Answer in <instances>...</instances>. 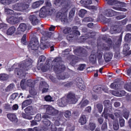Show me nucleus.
Instances as JSON below:
<instances>
[{"label": "nucleus", "instance_id": "obj_43", "mask_svg": "<svg viewBox=\"0 0 131 131\" xmlns=\"http://www.w3.org/2000/svg\"><path fill=\"white\" fill-rule=\"evenodd\" d=\"M96 127L95 124L92 123H90L89 125V128L91 130H93L95 129Z\"/></svg>", "mask_w": 131, "mask_h": 131}, {"label": "nucleus", "instance_id": "obj_31", "mask_svg": "<svg viewBox=\"0 0 131 131\" xmlns=\"http://www.w3.org/2000/svg\"><path fill=\"white\" fill-rule=\"evenodd\" d=\"M32 107L31 106H28L26 107L25 109V111L26 113L31 115H32L31 113L32 112Z\"/></svg>", "mask_w": 131, "mask_h": 131}, {"label": "nucleus", "instance_id": "obj_14", "mask_svg": "<svg viewBox=\"0 0 131 131\" xmlns=\"http://www.w3.org/2000/svg\"><path fill=\"white\" fill-rule=\"evenodd\" d=\"M106 11L105 15L108 17H112L119 15V13L116 12L111 9H107Z\"/></svg>", "mask_w": 131, "mask_h": 131}, {"label": "nucleus", "instance_id": "obj_12", "mask_svg": "<svg viewBox=\"0 0 131 131\" xmlns=\"http://www.w3.org/2000/svg\"><path fill=\"white\" fill-rule=\"evenodd\" d=\"M113 56V54L110 52H105L103 54L104 58L105 61L107 62H108L111 60Z\"/></svg>", "mask_w": 131, "mask_h": 131}, {"label": "nucleus", "instance_id": "obj_21", "mask_svg": "<svg viewBox=\"0 0 131 131\" xmlns=\"http://www.w3.org/2000/svg\"><path fill=\"white\" fill-rule=\"evenodd\" d=\"M44 1H36L32 4V7L34 9L37 8L42 5L44 3Z\"/></svg>", "mask_w": 131, "mask_h": 131}, {"label": "nucleus", "instance_id": "obj_46", "mask_svg": "<svg viewBox=\"0 0 131 131\" xmlns=\"http://www.w3.org/2000/svg\"><path fill=\"white\" fill-rule=\"evenodd\" d=\"M71 31V28L68 27L64 29L63 30V32L64 34H67L70 32Z\"/></svg>", "mask_w": 131, "mask_h": 131}, {"label": "nucleus", "instance_id": "obj_53", "mask_svg": "<svg viewBox=\"0 0 131 131\" xmlns=\"http://www.w3.org/2000/svg\"><path fill=\"white\" fill-rule=\"evenodd\" d=\"M0 2L3 4H10V0H0Z\"/></svg>", "mask_w": 131, "mask_h": 131}, {"label": "nucleus", "instance_id": "obj_29", "mask_svg": "<svg viewBox=\"0 0 131 131\" xmlns=\"http://www.w3.org/2000/svg\"><path fill=\"white\" fill-rule=\"evenodd\" d=\"M102 90H103V89H102L101 87L99 86L96 85L94 86L93 88V90L95 92L100 93L101 92Z\"/></svg>", "mask_w": 131, "mask_h": 131}, {"label": "nucleus", "instance_id": "obj_55", "mask_svg": "<svg viewBox=\"0 0 131 131\" xmlns=\"http://www.w3.org/2000/svg\"><path fill=\"white\" fill-rule=\"evenodd\" d=\"M25 80H23L20 82V86L22 89H25L26 88L25 85Z\"/></svg>", "mask_w": 131, "mask_h": 131}, {"label": "nucleus", "instance_id": "obj_10", "mask_svg": "<svg viewBox=\"0 0 131 131\" xmlns=\"http://www.w3.org/2000/svg\"><path fill=\"white\" fill-rule=\"evenodd\" d=\"M104 106L105 107L104 110V113H107L108 111H111L112 109L111 104L110 103V101L108 100L104 101L103 102Z\"/></svg>", "mask_w": 131, "mask_h": 131}, {"label": "nucleus", "instance_id": "obj_52", "mask_svg": "<svg viewBox=\"0 0 131 131\" xmlns=\"http://www.w3.org/2000/svg\"><path fill=\"white\" fill-rule=\"evenodd\" d=\"M26 35L24 34L23 36L21 39V43L24 45H25L26 42Z\"/></svg>", "mask_w": 131, "mask_h": 131}, {"label": "nucleus", "instance_id": "obj_41", "mask_svg": "<svg viewBox=\"0 0 131 131\" xmlns=\"http://www.w3.org/2000/svg\"><path fill=\"white\" fill-rule=\"evenodd\" d=\"M14 87V85L13 84H10L5 89V91H8L12 90Z\"/></svg>", "mask_w": 131, "mask_h": 131}, {"label": "nucleus", "instance_id": "obj_39", "mask_svg": "<svg viewBox=\"0 0 131 131\" xmlns=\"http://www.w3.org/2000/svg\"><path fill=\"white\" fill-rule=\"evenodd\" d=\"M131 39V34L128 33L127 34L125 37V39L126 41H129Z\"/></svg>", "mask_w": 131, "mask_h": 131}, {"label": "nucleus", "instance_id": "obj_28", "mask_svg": "<svg viewBox=\"0 0 131 131\" xmlns=\"http://www.w3.org/2000/svg\"><path fill=\"white\" fill-rule=\"evenodd\" d=\"M88 103L89 101L88 100H82L79 103V105L80 106V108H82L86 106L88 104Z\"/></svg>", "mask_w": 131, "mask_h": 131}, {"label": "nucleus", "instance_id": "obj_9", "mask_svg": "<svg viewBox=\"0 0 131 131\" xmlns=\"http://www.w3.org/2000/svg\"><path fill=\"white\" fill-rule=\"evenodd\" d=\"M116 7H113V8L116 10L123 11H125L126 10V9L124 8H122L121 7H125V4L123 2H118L117 1L116 5Z\"/></svg>", "mask_w": 131, "mask_h": 131}, {"label": "nucleus", "instance_id": "obj_61", "mask_svg": "<svg viewBox=\"0 0 131 131\" xmlns=\"http://www.w3.org/2000/svg\"><path fill=\"white\" fill-rule=\"evenodd\" d=\"M63 118V117L61 115H60L57 116L55 117L54 119L58 121H61L62 119Z\"/></svg>", "mask_w": 131, "mask_h": 131}, {"label": "nucleus", "instance_id": "obj_26", "mask_svg": "<svg viewBox=\"0 0 131 131\" xmlns=\"http://www.w3.org/2000/svg\"><path fill=\"white\" fill-rule=\"evenodd\" d=\"M32 103L31 100H27L24 101L22 103V108L23 109Z\"/></svg>", "mask_w": 131, "mask_h": 131}, {"label": "nucleus", "instance_id": "obj_51", "mask_svg": "<svg viewBox=\"0 0 131 131\" xmlns=\"http://www.w3.org/2000/svg\"><path fill=\"white\" fill-rule=\"evenodd\" d=\"M64 115L66 118H69V116H71V113L70 111H66L64 113Z\"/></svg>", "mask_w": 131, "mask_h": 131}, {"label": "nucleus", "instance_id": "obj_64", "mask_svg": "<svg viewBox=\"0 0 131 131\" xmlns=\"http://www.w3.org/2000/svg\"><path fill=\"white\" fill-rule=\"evenodd\" d=\"M18 95L17 93H14L12 94L10 96V99L12 100H14Z\"/></svg>", "mask_w": 131, "mask_h": 131}, {"label": "nucleus", "instance_id": "obj_13", "mask_svg": "<svg viewBox=\"0 0 131 131\" xmlns=\"http://www.w3.org/2000/svg\"><path fill=\"white\" fill-rule=\"evenodd\" d=\"M7 21L9 24L13 25L18 23L17 17L11 16L7 17L6 19Z\"/></svg>", "mask_w": 131, "mask_h": 131}, {"label": "nucleus", "instance_id": "obj_60", "mask_svg": "<svg viewBox=\"0 0 131 131\" xmlns=\"http://www.w3.org/2000/svg\"><path fill=\"white\" fill-rule=\"evenodd\" d=\"M75 13V10L74 9H72L70 12L69 17H72L74 15Z\"/></svg>", "mask_w": 131, "mask_h": 131}, {"label": "nucleus", "instance_id": "obj_59", "mask_svg": "<svg viewBox=\"0 0 131 131\" xmlns=\"http://www.w3.org/2000/svg\"><path fill=\"white\" fill-rule=\"evenodd\" d=\"M129 49V48L128 44H125L124 45L123 48V50L124 51H127Z\"/></svg>", "mask_w": 131, "mask_h": 131}, {"label": "nucleus", "instance_id": "obj_32", "mask_svg": "<svg viewBox=\"0 0 131 131\" xmlns=\"http://www.w3.org/2000/svg\"><path fill=\"white\" fill-rule=\"evenodd\" d=\"M43 126L47 127L50 125V121L47 119H44L42 122Z\"/></svg>", "mask_w": 131, "mask_h": 131}, {"label": "nucleus", "instance_id": "obj_54", "mask_svg": "<svg viewBox=\"0 0 131 131\" xmlns=\"http://www.w3.org/2000/svg\"><path fill=\"white\" fill-rule=\"evenodd\" d=\"M102 21L104 23H108L111 21V19L105 17H103L102 18Z\"/></svg>", "mask_w": 131, "mask_h": 131}, {"label": "nucleus", "instance_id": "obj_2", "mask_svg": "<svg viewBox=\"0 0 131 131\" xmlns=\"http://www.w3.org/2000/svg\"><path fill=\"white\" fill-rule=\"evenodd\" d=\"M46 58V57L42 55L39 57L38 61L37 66L38 70H39L41 69L43 72H46L49 69L50 67V66L49 61L48 60H47L44 66H42V62H44Z\"/></svg>", "mask_w": 131, "mask_h": 131}, {"label": "nucleus", "instance_id": "obj_56", "mask_svg": "<svg viewBox=\"0 0 131 131\" xmlns=\"http://www.w3.org/2000/svg\"><path fill=\"white\" fill-rule=\"evenodd\" d=\"M74 36V34H68L67 36V38L68 40H70L71 39L73 38Z\"/></svg>", "mask_w": 131, "mask_h": 131}, {"label": "nucleus", "instance_id": "obj_27", "mask_svg": "<svg viewBox=\"0 0 131 131\" xmlns=\"http://www.w3.org/2000/svg\"><path fill=\"white\" fill-rule=\"evenodd\" d=\"M86 119L85 115H82L81 116L79 119V122L81 125L85 124L86 122Z\"/></svg>", "mask_w": 131, "mask_h": 131}, {"label": "nucleus", "instance_id": "obj_19", "mask_svg": "<svg viewBox=\"0 0 131 131\" xmlns=\"http://www.w3.org/2000/svg\"><path fill=\"white\" fill-rule=\"evenodd\" d=\"M8 118L11 121L16 122L18 121V119L16 116L14 114H9L7 115Z\"/></svg>", "mask_w": 131, "mask_h": 131}, {"label": "nucleus", "instance_id": "obj_40", "mask_svg": "<svg viewBox=\"0 0 131 131\" xmlns=\"http://www.w3.org/2000/svg\"><path fill=\"white\" fill-rule=\"evenodd\" d=\"M22 116L23 118L27 119L30 120L32 118V116H28L23 113H22Z\"/></svg>", "mask_w": 131, "mask_h": 131}, {"label": "nucleus", "instance_id": "obj_6", "mask_svg": "<svg viewBox=\"0 0 131 131\" xmlns=\"http://www.w3.org/2000/svg\"><path fill=\"white\" fill-rule=\"evenodd\" d=\"M39 46V42L37 39L36 38H32L29 43L28 48L35 50L38 49Z\"/></svg>", "mask_w": 131, "mask_h": 131}, {"label": "nucleus", "instance_id": "obj_37", "mask_svg": "<svg viewBox=\"0 0 131 131\" xmlns=\"http://www.w3.org/2000/svg\"><path fill=\"white\" fill-rule=\"evenodd\" d=\"M5 11L6 13L10 15H15L14 11L12 10L9 8L5 9Z\"/></svg>", "mask_w": 131, "mask_h": 131}, {"label": "nucleus", "instance_id": "obj_42", "mask_svg": "<svg viewBox=\"0 0 131 131\" xmlns=\"http://www.w3.org/2000/svg\"><path fill=\"white\" fill-rule=\"evenodd\" d=\"M114 114L118 118L122 115V113L119 110H116L115 111Z\"/></svg>", "mask_w": 131, "mask_h": 131}, {"label": "nucleus", "instance_id": "obj_48", "mask_svg": "<svg viewBox=\"0 0 131 131\" xmlns=\"http://www.w3.org/2000/svg\"><path fill=\"white\" fill-rule=\"evenodd\" d=\"M85 65L84 64H80L79 66L78 70H82L85 68Z\"/></svg>", "mask_w": 131, "mask_h": 131}, {"label": "nucleus", "instance_id": "obj_58", "mask_svg": "<svg viewBox=\"0 0 131 131\" xmlns=\"http://www.w3.org/2000/svg\"><path fill=\"white\" fill-rule=\"evenodd\" d=\"M26 84L29 87H32L33 85L32 82L30 80H28L27 82L26 83Z\"/></svg>", "mask_w": 131, "mask_h": 131}, {"label": "nucleus", "instance_id": "obj_23", "mask_svg": "<svg viewBox=\"0 0 131 131\" xmlns=\"http://www.w3.org/2000/svg\"><path fill=\"white\" fill-rule=\"evenodd\" d=\"M16 30L15 27L13 26L10 27L7 30V34L9 35H11L14 33Z\"/></svg>", "mask_w": 131, "mask_h": 131}, {"label": "nucleus", "instance_id": "obj_35", "mask_svg": "<svg viewBox=\"0 0 131 131\" xmlns=\"http://www.w3.org/2000/svg\"><path fill=\"white\" fill-rule=\"evenodd\" d=\"M8 78V75L5 74H0V80H6Z\"/></svg>", "mask_w": 131, "mask_h": 131}, {"label": "nucleus", "instance_id": "obj_44", "mask_svg": "<svg viewBox=\"0 0 131 131\" xmlns=\"http://www.w3.org/2000/svg\"><path fill=\"white\" fill-rule=\"evenodd\" d=\"M96 107L98 110L99 112L101 113L103 109V105L99 103L97 105Z\"/></svg>", "mask_w": 131, "mask_h": 131}, {"label": "nucleus", "instance_id": "obj_15", "mask_svg": "<svg viewBox=\"0 0 131 131\" xmlns=\"http://www.w3.org/2000/svg\"><path fill=\"white\" fill-rule=\"evenodd\" d=\"M96 53L94 51L92 52L91 54L89 57V61L92 63L94 64L96 62Z\"/></svg>", "mask_w": 131, "mask_h": 131}, {"label": "nucleus", "instance_id": "obj_38", "mask_svg": "<svg viewBox=\"0 0 131 131\" xmlns=\"http://www.w3.org/2000/svg\"><path fill=\"white\" fill-rule=\"evenodd\" d=\"M103 53L100 51H98L96 53V56L97 60L102 58Z\"/></svg>", "mask_w": 131, "mask_h": 131}, {"label": "nucleus", "instance_id": "obj_7", "mask_svg": "<svg viewBox=\"0 0 131 131\" xmlns=\"http://www.w3.org/2000/svg\"><path fill=\"white\" fill-rule=\"evenodd\" d=\"M67 102L69 104H74L77 101L75 94L72 93H68L67 95Z\"/></svg>", "mask_w": 131, "mask_h": 131}, {"label": "nucleus", "instance_id": "obj_49", "mask_svg": "<svg viewBox=\"0 0 131 131\" xmlns=\"http://www.w3.org/2000/svg\"><path fill=\"white\" fill-rule=\"evenodd\" d=\"M129 112L128 111H125L124 112L123 116L126 119H127L128 118Z\"/></svg>", "mask_w": 131, "mask_h": 131}, {"label": "nucleus", "instance_id": "obj_4", "mask_svg": "<svg viewBox=\"0 0 131 131\" xmlns=\"http://www.w3.org/2000/svg\"><path fill=\"white\" fill-rule=\"evenodd\" d=\"M29 7L28 3L24 2L16 3L13 5L12 7L14 10L23 12L27 9Z\"/></svg>", "mask_w": 131, "mask_h": 131}, {"label": "nucleus", "instance_id": "obj_1", "mask_svg": "<svg viewBox=\"0 0 131 131\" xmlns=\"http://www.w3.org/2000/svg\"><path fill=\"white\" fill-rule=\"evenodd\" d=\"M32 63V61L30 59H27L22 62L19 65V68H16L15 69V73L19 75L20 77H24L26 74L25 71H27L31 67Z\"/></svg>", "mask_w": 131, "mask_h": 131}, {"label": "nucleus", "instance_id": "obj_62", "mask_svg": "<svg viewBox=\"0 0 131 131\" xmlns=\"http://www.w3.org/2000/svg\"><path fill=\"white\" fill-rule=\"evenodd\" d=\"M45 100L47 101H51L52 98L49 95L46 96L45 97Z\"/></svg>", "mask_w": 131, "mask_h": 131}, {"label": "nucleus", "instance_id": "obj_33", "mask_svg": "<svg viewBox=\"0 0 131 131\" xmlns=\"http://www.w3.org/2000/svg\"><path fill=\"white\" fill-rule=\"evenodd\" d=\"M87 11L86 10L81 9L79 12V16L82 18L83 17L84 15L87 13Z\"/></svg>", "mask_w": 131, "mask_h": 131}, {"label": "nucleus", "instance_id": "obj_50", "mask_svg": "<svg viewBox=\"0 0 131 131\" xmlns=\"http://www.w3.org/2000/svg\"><path fill=\"white\" fill-rule=\"evenodd\" d=\"M124 88L128 91L131 92V83L129 85H125L124 86Z\"/></svg>", "mask_w": 131, "mask_h": 131}, {"label": "nucleus", "instance_id": "obj_34", "mask_svg": "<svg viewBox=\"0 0 131 131\" xmlns=\"http://www.w3.org/2000/svg\"><path fill=\"white\" fill-rule=\"evenodd\" d=\"M83 81L82 79L80 78H77L75 80V83L77 86L83 83Z\"/></svg>", "mask_w": 131, "mask_h": 131}, {"label": "nucleus", "instance_id": "obj_36", "mask_svg": "<svg viewBox=\"0 0 131 131\" xmlns=\"http://www.w3.org/2000/svg\"><path fill=\"white\" fill-rule=\"evenodd\" d=\"M113 128L115 130H117L119 128V125L118 120L116 121L113 123Z\"/></svg>", "mask_w": 131, "mask_h": 131}, {"label": "nucleus", "instance_id": "obj_63", "mask_svg": "<svg viewBox=\"0 0 131 131\" xmlns=\"http://www.w3.org/2000/svg\"><path fill=\"white\" fill-rule=\"evenodd\" d=\"M120 126L121 127H123L124 125V120L123 119H121L119 120Z\"/></svg>", "mask_w": 131, "mask_h": 131}, {"label": "nucleus", "instance_id": "obj_17", "mask_svg": "<svg viewBox=\"0 0 131 131\" xmlns=\"http://www.w3.org/2000/svg\"><path fill=\"white\" fill-rule=\"evenodd\" d=\"M27 28V25L25 23L20 24L17 28V30L18 33H21L25 31Z\"/></svg>", "mask_w": 131, "mask_h": 131}, {"label": "nucleus", "instance_id": "obj_11", "mask_svg": "<svg viewBox=\"0 0 131 131\" xmlns=\"http://www.w3.org/2000/svg\"><path fill=\"white\" fill-rule=\"evenodd\" d=\"M29 19L32 24L34 25H37L39 22V21L37 18V16L35 14L29 16Z\"/></svg>", "mask_w": 131, "mask_h": 131}, {"label": "nucleus", "instance_id": "obj_22", "mask_svg": "<svg viewBox=\"0 0 131 131\" xmlns=\"http://www.w3.org/2000/svg\"><path fill=\"white\" fill-rule=\"evenodd\" d=\"M112 94L116 96H122L125 94L126 92L124 91H120L119 92L113 91L112 92Z\"/></svg>", "mask_w": 131, "mask_h": 131}, {"label": "nucleus", "instance_id": "obj_16", "mask_svg": "<svg viewBox=\"0 0 131 131\" xmlns=\"http://www.w3.org/2000/svg\"><path fill=\"white\" fill-rule=\"evenodd\" d=\"M68 102L65 98H62L59 99L58 101V105L61 107H64L66 105Z\"/></svg>", "mask_w": 131, "mask_h": 131}, {"label": "nucleus", "instance_id": "obj_18", "mask_svg": "<svg viewBox=\"0 0 131 131\" xmlns=\"http://www.w3.org/2000/svg\"><path fill=\"white\" fill-rule=\"evenodd\" d=\"M42 84H43V86H45V87H44L42 89V93L47 92L48 90V84L45 82L41 81L40 84L39 89H41L42 88Z\"/></svg>", "mask_w": 131, "mask_h": 131}, {"label": "nucleus", "instance_id": "obj_8", "mask_svg": "<svg viewBox=\"0 0 131 131\" xmlns=\"http://www.w3.org/2000/svg\"><path fill=\"white\" fill-rule=\"evenodd\" d=\"M45 107L46 109V113L50 115H54L58 113L57 110L55 109L52 106L46 105Z\"/></svg>", "mask_w": 131, "mask_h": 131}, {"label": "nucleus", "instance_id": "obj_5", "mask_svg": "<svg viewBox=\"0 0 131 131\" xmlns=\"http://www.w3.org/2000/svg\"><path fill=\"white\" fill-rule=\"evenodd\" d=\"M68 9L66 8H63L58 12L56 15V18L60 19L61 21L64 23L67 22V19L66 13Z\"/></svg>", "mask_w": 131, "mask_h": 131}, {"label": "nucleus", "instance_id": "obj_25", "mask_svg": "<svg viewBox=\"0 0 131 131\" xmlns=\"http://www.w3.org/2000/svg\"><path fill=\"white\" fill-rule=\"evenodd\" d=\"M80 3L84 6H86L88 5L91 4L92 1V0H81Z\"/></svg>", "mask_w": 131, "mask_h": 131}, {"label": "nucleus", "instance_id": "obj_30", "mask_svg": "<svg viewBox=\"0 0 131 131\" xmlns=\"http://www.w3.org/2000/svg\"><path fill=\"white\" fill-rule=\"evenodd\" d=\"M106 42L108 44V46L105 47H104V49L105 50H108L110 49V47L112 44V42L110 38H108L106 41Z\"/></svg>", "mask_w": 131, "mask_h": 131}, {"label": "nucleus", "instance_id": "obj_3", "mask_svg": "<svg viewBox=\"0 0 131 131\" xmlns=\"http://www.w3.org/2000/svg\"><path fill=\"white\" fill-rule=\"evenodd\" d=\"M55 9L47 6H44L40 9L39 16L41 18L45 17L47 15H51L55 12Z\"/></svg>", "mask_w": 131, "mask_h": 131}, {"label": "nucleus", "instance_id": "obj_24", "mask_svg": "<svg viewBox=\"0 0 131 131\" xmlns=\"http://www.w3.org/2000/svg\"><path fill=\"white\" fill-rule=\"evenodd\" d=\"M54 70L56 72H59L64 70L65 69V67L64 65L59 66L58 67L56 66H55L54 67Z\"/></svg>", "mask_w": 131, "mask_h": 131}, {"label": "nucleus", "instance_id": "obj_47", "mask_svg": "<svg viewBox=\"0 0 131 131\" xmlns=\"http://www.w3.org/2000/svg\"><path fill=\"white\" fill-rule=\"evenodd\" d=\"M41 117L40 114H37L35 118V119L37 122H39L41 120Z\"/></svg>", "mask_w": 131, "mask_h": 131}, {"label": "nucleus", "instance_id": "obj_57", "mask_svg": "<svg viewBox=\"0 0 131 131\" xmlns=\"http://www.w3.org/2000/svg\"><path fill=\"white\" fill-rule=\"evenodd\" d=\"M77 86L80 89L83 91H84L85 89V85L83 83V84L78 85Z\"/></svg>", "mask_w": 131, "mask_h": 131}, {"label": "nucleus", "instance_id": "obj_45", "mask_svg": "<svg viewBox=\"0 0 131 131\" xmlns=\"http://www.w3.org/2000/svg\"><path fill=\"white\" fill-rule=\"evenodd\" d=\"M117 1L114 0H110L108 1L107 3L108 4L111 5H115L116 6V5Z\"/></svg>", "mask_w": 131, "mask_h": 131}, {"label": "nucleus", "instance_id": "obj_20", "mask_svg": "<svg viewBox=\"0 0 131 131\" xmlns=\"http://www.w3.org/2000/svg\"><path fill=\"white\" fill-rule=\"evenodd\" d=\"M120 31V30L118 26H115L111 27L110 32L111 33L113 34L118 33Z\"/></svg>", "mask_w": 131, "mask_h": 131}]
</instances>
